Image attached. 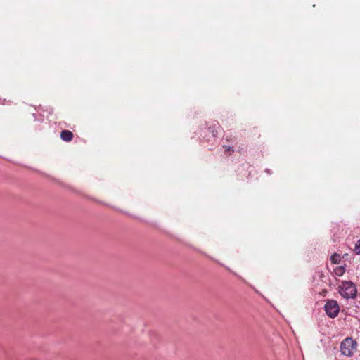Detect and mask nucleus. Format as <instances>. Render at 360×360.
Instances as JSON below:
<instances>
[{"mask_svg":"<svg viewBox=\"0 0 360 360\" xmlns=\"http://www.w3.org/2000/svg\"><path fill=\"white\" fill-rule=\"evenodd\" d=\"M340 255L339 254L335 253L330 257V261L333 264H338L340 262Z\"/></svg>","mask_w":360,"mask_h":360,"instance_id":"5","label":"nucleus"},{"mask_svg":"<svg viewBox=\"0 0 360 360\" xmlns=\"http://www.w3.org/2000/svg\"><path fill=\"white\" fill-rule=\"evenodd\" d=\"M335 274L338 276H342L343 273L345 272V269L343 267H339L335 269Z\"/></svg>","mask_w":360,"mask_h":360,"instance_id":"7","label":"nucleus"},{"mask_svg":"<svg viewBox=\"0 0 360 360\" xmlns=\"http://www.w3.org/2000/svg\"><path fill=\"white\" fill-rule=\"evenodd\" d=\"M339 292L344 298H354L356 295L357 290L354 283L342 281L340 285Z\"/></svg>","mask_w":360,"mask_h":360,"instance_id":"2","label":"nucleus"},{"mask_svg":"<svg viewBox=\"0 0 360 360\" xmlns=\"http://www.w3.org/2000/svg\"><path fill=\"white\" fill-rule=\"evenodd\" d=\"M212 134L214 137L217 136V132L214 130L212 131Z\"/></svg>","mask_w":360,"mask_h":360,"instance_id":"8","label":"nucleus"},{"mask_svg":"<svg viewBox=\"0 0 360 360\" xmlns=\"http://www.w3.org/2000/svg\"><path fill=\"white\" fill-rule=\"evenodd\" d=\"M354 252L356 255H360V239L356 241L354 246Z\"/></svg>","mask_w":360,"mask_h":360,"instance_id":"6","label":"nucleus"},{"mask_svg":"<svg viewBox=\"0 0 360 360\" xmlns=\"http://www.w3.org/2000/svg\"><path fill=\"white\" fill-rule=\"evenodd\" d=\"M326 314L332 319L338 316L340 311V306L336 300H328L324 305Z\"/></svg>","mask_w":360,"mask_h":360,"instance_id":"3","label":"nucleus"},{"mask_svg":"<svg viewBox=\"0 0 360 360\" xmlns=\"http://www.w3.org/2000/svg\"><path fill=\"white\" fill-rule=\"evenodd\" d=\"M357 342L350 337L344 339L340 344V352L342 355L350 357L357 349Z\"/></svg>","mask_w":360,"mask_h":360,"instance_id":"1","label":"nucleus"},{"mask_svg":"<svg viewBox=\"0 0 360 360\" xmlns=\"http://www.w3.org/2000/svg\"><path fill=\"white\" fill-rule=\"evenodd\" d=\"M266 172H267L268 174H270V173H271V172H270V170H269V169H266Z\"/></svg>","mask_w":360,"mask_h":360,"instance_id":"9","label":"nucleus"},{"mask_svg":"<svg viewBox=\"0 0 360 360\" xmlns=\"http://www.w3.org/2000/svg\"><path fill=\"white\" fill-rule=\"evenodd\" d=\"M228 150H231V147H229ZM231 151L233 152V149H231Z\"/></svg>","mask_w":360,"mask_h":360,"instance_id":"10","label":"nucleus"},{"mask_svg":"<svg viewBox=\"0 0 360 360\" xmlns=\"http://www.w3.org/2000/svg\"><path fill=\"white\" fill-rule=\"evenodd\" d=\"M60 138L66 142L70 141L73 138V134L69 130H63L60 133Z\"/></svg>","mask_w":360,"mask_h":360,"instance_id":"4","label":"nucleus"}]
</instances>
